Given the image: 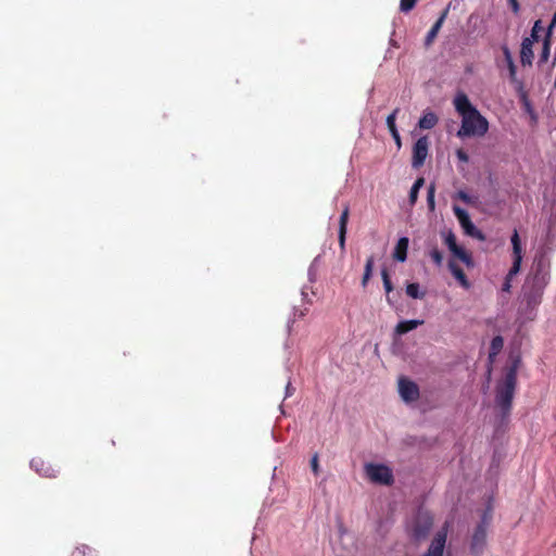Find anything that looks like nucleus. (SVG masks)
<instances>
[{
  "label": "nucleus",
  "instance_id": "412c9836",
  "mask_svg": "<svg viewBox=\"0 0 556 556\" xmlns=\"http://www.w3.org/2000/svg\"><path fill=\"white\" fill-rule=\"evenodd\" d=\"M504 346V340L501 336H495L490 344V352H489V361L490 364L493 363L496 355L502 351Z\"/></svg>",
  "mask_w": 556,
  "mask_h": 556
},
{
  "label": "nucleus",
  "instance_id": "ea45409f",
  "mask_svg": "<svg viewBox=\"0 0 556 556\" xmlns=\"http://www.w3.org/2000/svg\"><path fill=\"white\" fill-rule=\"evenodd\" d=\"M418 193H419V190L415 189V188H410V191H409V203L412 205H414L418 199Z\"/></svg>",
  "mask_w": 556,
  "mask_h": 556
},
{
  "label": "nucleus",
  "instance_id": "0eeeda50",
  "mask_svg": "<svg viewBox=\"0 0 556 556\" xmlns=\"http://www.w3.org/2000/svg\"><path fill=\"white\" fill-rule=\"evenodd\" d=\"M510 241L513 245V265L507 273V276H509V278H514L520 271L522 262V248L518 231L516 229L514 230Z\"/></svg>",
  "mask_w": 556,
  "mask_h": 556
},
{
  "label": "nucleus",
  "instance_id": "dca6fc26",
  "mask_svg": "<svg viewBox=\"0 0 556 556\" xmlns=\"http://www.w3.org/2000/svg\"><path fill=\"white\" fill-rule=\"evenodd\" d=\"M448 10L450 8L447 7L440 15V17L437 20V22L432 25L431 29L428 31L427 36H426V39H425V45L426 46H430L434 38L437 37L439 30L441 29L447 14H448Z\"/></svg>",
  "mask_w": 556,
  "mask_h": 556
},
{
  "label": "nucleus",
  "instance_id": "4be33fe9",
  "mask_svg": "<svg viewBox=\"0 0 556 556\" xmlns=\"http://www.w3.org/2000/svg\"><path fill=\"white\" fill-rule=\"evenodd\" d=\"M406 294L412 299H424L426 291H420V286L417 282H410L406 286Z\"/></svg>",
  "mask_w": 556,
  "mask_h": 556
},
{
  "label": "nucleus",
  "instance_id": "c756f323",
  "mask_svg": "<svg viewBox=\"0 0 556 556\" xmlns=\"http://www.w3.org/2000/svg\"><path fill=\"white\" fill-rule=\"evenodd\" d=\"M543 29L541 20L534 22L533 27L531 29V34L527 39H531V41L536 42L540 39V31Z\"/></svg>",
  "mask_w": 556,
  "mask_h": 556
},
{
  "label": "nucleus",
  "instance_id": "f8f14e48",
  "mask_svg": "<svg viewBox=\"0 0 556 556\" xmlns=\"http://www.w3.org/2000/svg\"><path fill=\"white\" fill-rule=\"evenodd\" d=\"M446 542V531L441 530L437 532L431 544L424 556H443V551Z\"/></svg>",
  "mask_w": 556,
  "mask_h": 556
},
{
  "label": "nucleus",
  "instance_id": "cd10ccee",
  "mask_svg": "<svg viewBox=\"0 0 556 556\" xmlns=\"http://www.w3.org/2000/svg\"><path fill=\"white\" fill-rule=\"evenodd\" d=\"M350 208L348 205L343 208L339 219V231H348Z\"/></svg>",
  "mask_w": 556,
  "mask_h": 556
},
{
  "label": "nucleus",
  "instance_id": "423d86ee",
  "mask_svg": "<svg viewBox=\"0 0 556 556\" xmlns=\"http://www.w3.org/2000/svg\"><path fill=\"white\" fill-rule=\"evenodd\" d=\"M442 236L444 237V242L453 255L463 262L467 267H472L473 260L471 254L457 244L456 236L454 232L452 230H447L446 232H442Z\"/></svg>",
  "mask_w": 556,
  "mask_h": 556
},
{
  "label": "nucleus",
  "instance_id": "c85d7f7f",
  "mask_svg": "<svg viewBox=\"0 0 556 556\" xmlns=\"http://www.w3.org/2000/svg\"><path fill=\"white\" fill-rule=\"evenodd\" d=\"M429 256L431 257V260L433 261V263L440 267L442 266V263H443V254L442 252L438 249V247H432L431 250L429 251Z\"/></svg>",
  "mask_w": 556,
  "mask_h": 556
},
{
  "label": "nucleus",
  "instance_id": "bb28decb",
  "mask_svg": "<svg viewBox=\"0 0 556 556\" xmlns=\"http://www.w3.org/2000/svg\"><path fill=\"white\" fill-rule=\"evenodd\" d=\"M399 112H400V109L396 108L387 117V126H388L390 134L395 132L397 130L395 121H396V116H397Z\"/></svg>",
  "mask_w": 556,
  "mask_h": 556
},
{
  "label": "nucleus",
  "instance_id": "58836bf2",
  "mask_svg": "<svg viewBox=\"0 0 556 556\" xmlns=\"http://www.w3.org/2000/svg\"><path fill=\"white\" fill-rule=\"evenodd\" d=\"M311 467L315 475H318L319 472V466H318V456L315 454L311 459Z\"/></svg>",
  "mask_w": 556,
  "mask_h": 556
},
{
  "label": "nucleus",
  "instance_id": "9d476101",
  "mask_svg": "<svg viewBox=\"0 0 556 556\" xmlns=\"http://www.w3.org/2000/svg\"><path fill=\"white\" fill-rule=\"evenodd\" d=\"M486 541V522L483 518L482 522L477 526L471 538L470 549L473 554L482 552Z\"/></svg>",
  "mask_w": 556,
  "mask_h": 556
},
{
  "label": "nucleus",
  "instance_id": "b1692460",
  "mask_svg": "<svg viewBox=\"0 0 556 556\" xmlns=\"http://www.w3.org/2000/svg\"><path fill=\"white\" fill-rule=\"evenodd\" d=\"M381 277H382L383 287H384V290L387 293V302L392 305V300H391L390 293L393 291V285L390 279L389 273L386 268H383L381 270Z\"/></svg>",
  "mask_w": 556,
  "mask_h": 556
},
{
  "label": "nucleus",
  "instance_id": "9b49d317",
  "mask_svg": "<svg viewBox=\"0 0 556 556\" xmlns=\"http://www.w3.org/2000/svg\"><path fill=\"white\" fill-rule=\"evenodd\" d=\"M544 290L523 285V301L527 307L533 312L541 304Z\"/></svg>",
  "mask_w": 556,
  "mask_h": 556
},
{
  "label": "nucleus",
  "instance_id": "1a4fd4ad",
  "mask_svg": "<svg viewBox=\"0 0 556 556\" xmlns=\"http://www.w3.org/2000/svg\"><path fill=\"white\" fill-rule=\"evenodd\" d=\"M429 150V141L426 136L420 137L413 147L412 166L419 168L424 165Z\"/></svg>",
  "mask_w": 556,
  "mask_h": 556
},
{
  "label": "nucleus",
  "instance_id": "2f4dec72",
  "mask_svg": "<svg viewBox=\"0 0 556 556\" xmlns=\"http://www.w3.org/2000/svg\"><path fill=\"white\" fill-rule=\"evenodd\" d=\"M431 526H432L431 517L425 516V523H424L422 529L421 530L418 528L415 529L417 536H425L427 534V532L429 531V529L431 528Z\"/></svg>",
  "mask_w": 556,
  "mask_h": 556
},
{
  "label": "nucleus",
  "instance_id": "aec40b11",
  "mask_svg": "<svg viewBox=\"0 0 556 556\" xmlns=\"http://www.w3.org/2000/svg\"><path fill=\"white\" fill-rule=\"evenodd\" d=\"M422 324H424V320H419V319H410V320L400 321L395 327V333L399 336L405 334V333L416 329L418 326H420Z\"/></svg>",
  "mask_w": 556,
  "mask_h": 556
},
{
  "label": "nucleus",
  "instance_id": "7ed1b4c3",
  "mask_svg": "<svg viewBox=\"0 0 556 556\" xmlns=\"http://www.w3.org/2000/svg\"><path fill=\"white\" fill-rule=\"evenodd\" d=\"M549 281V263L543 256L536 258L525 285L545 290Z\"/></svg>",
  "mask_w": 556,
  "mask_h": 556
},
{
  "label": "nucleus",
  "instance_id": "f3484780",
  "mask_svg": "<svg viewBox=\"0 0 556 556\" xmlns=\"http://www.w3.org/2000/svg\"><path fill=\"white\" fill-rule=\"evenodd\" d=\"M448 269L452 273V275L455 277V279L460 283L462 287L465 289H469L470 282L465 275L464 270L454 262H448Z\"/></svg>",
  "mask_w": 556,
  "mask_h": 556
},
{
  "label": "nucleus",
  "instance_id": "f257e3e1",
  "mask_svg": "<svg viewBox=\"0 0 556 556\" xmlns=\"http://www.w3.org/2000/svg\"><path fill=\"white\" fill-rule=\"evenodd\" d=\"M454 108L462 116V125L457 131V137H483L489 130L488 119L473 106L464 92H459L454 98Z\"/></svg>",
  "mask_w": 556,
  "mask_h": 556
},
{
  "label": "nucleus",
  "instance_id": "c9c22d12",
  "mask_svg": "<svg viewBox=\"0 0 556 556\" xmlns=\"http://www.w3.org/2000/svg\"><path fill=\"white\" fill-rule=\"evenodd\" d=\"M456 156L463 163H467L469 161V156L464 149H457Z\"/></svg>",
  "mask_w": 556,
  "mask_h": 556
},
{
  "label": "nucleus",
  "instance_id": "de8ad7c7",
  "mask_svg": "<svg viewBox=\"0 0 556 556\" xmlns=\"http://www.w3.org/2000/svg\"><path fill=\"white\" fill-rule=\"evenodd\" d=\"M490 375H491V366L488 369V376L490 377Z\"/></svg>",
  "mask_w": 556,
  "mask_h": 556
},
{
  "label": "nucleus",
  "instance_id": "a19ab883",
  "mask_svg": "<svg viewBox=\"0 0 556 556\" xmlns=\"http://www.w3.org/2000/svg\"><path fill=\"white\" fill-rule=\"evenodd\" d=\"M507 1H508L509 5H510L513 12L515 14H517L519 12V10H520V4H519L518 0H507Z\"/></svg>",
  "mask_w": 556,
  "mask_h": 556
},
{
  "label": "nucleus",
  "instance_id": "7c9ffc66",
  "mask_svg": "<svg viewBox=\"0 0 556 556\" xmlns=\"http://www.w3.org/2000/svg\"><path fill=\"white\" fill-rule=\"evenodd\" d=\"M417 3V0H400V11L403 13L410 12Z\"/></svg>",
  "mask_w": 556,
  "mask_h": 556
},
{
  "label": "nucleus",
  "instance_id": "5701e85b",
  "mask_svg": "<svg viewBox=\"0 0 556 556\" xmlns=\"http://www.w3.org/2000/svg\"><path fill=\"white\" fill-rule=\"evenodd\" d=\"M374 264H375V258L372 255H370L367 260H366V264H365V269H364V275H363V278H362V286L365 288L369 281V279L371 278V275H372V269H374Z\"/></svg>",
  "mask_w": 556,
  "mask_h": 556
},
{
  "label": "nucleus",
  "instance_id": "6e6552de",
  "mask_svg": "<svg viewBox=\"0 0 556 556\" xmlns=\"http://www.w3.org/2000/svg\"><path fill=\"white\" fill-rule=\"evenodd\" d=\"M399 393L404 402L412 403L418 400L419 388L414 381L401 377L399 379Z\"/></svg>",
  "mask_w": 556,
  "mask_h": 556
},
{
  "label": "nucleus",
  "instance_id": "72a5a7b5",
  "mask_svg": "<svg viewBox=\"0 0 556 556\" xmlns=\"http://www.w3.org/2000/svg\"><path fill=\"white\" fill-rule=\"evenodd\" d=\"M338 240L340 251L343 254L345 252L346 231H339Z\"/></svg>",
  "mask_w": 556,
  "mask_h": 556
},
{
  "label": "nucleus",
  "instance_id": "a878e982",
  "mask_svg": "<svg viewBox=\"0 0 556 556\" xmlns=\"http://www.w3.org/2000/svg\"><path fill=\"white\" fill-rule=\"evenodd\" d=\"M549 52H551V39L544 38L539 64H542V63H545L548 61Z\"/></svg>",
  "mask_w": 556,
  "mask_h": 556
},
{
  "label": "nucleus",
  "instance_id": "e433bc0d",
  "mask_svg": "<svg viewBox=\"0 0 556 556\" xmlns=\"http://www.w3.org/2000/svg\"><path fill=\"white\" fill-rule=\"evenodd\" d=\"M511 281H513V278H509V276L506 275L505 279H504V282L502 285V291L503 292H506V293H509L510 292V289H511Z\"/></svg>",
  "mask_w": 556,
  "mask_h": 556
},
{
  "label": "nucleus",
  "instance_id": "393cba45",
  "mask_svg": "<svg viewBox=\"0 0 556 556\" xmlns=\"http://www.w3.org/2000/svg\"><path fill=\"white\" fill-rule=\"evenodd\" d=\"M72 556H97V554L90 546L81 544L73 551Z\"/></svg>",
  "mask_w": 556,
  "mask_h": 556
},
{
  "label": "nucleus",
  "instance_id": "a211bd4d",
  "mask_svg": "<svg viewBox=\"0 0 556 556\" xmlns=\"http://www.w3.org/2000/svg\"><path fill=\"white\" fill-rule=\"evenodd\" d=\"M408 238H400L393 253V257L399 262H404L407 258Z\"/></svg>",
  "mask_w": 556,
  "mask_h": 556
},
{
  "label": "nucleus",
  "instance_id": "4468645a",
  "mask_svg": "<svg viewBox=\"0 0 556 556\" xmlns=\"http://www.w3.org/2000/svg\"><path fill=\"white\" fill-rule=\"evenodd\" d=\"M533 41L531 39L523 38L520 48V62L523 66H531L534 53H533Z\"/></svg>",
  "mask_w": 556,
  "mask_h": 556
},
{
  "label": "nucleus",
  "instance_id": "a18cd8bd",
  "mask_svg": "<svg viewBox=\"0 0 556 556\" xmlns=\"http://www.w3.org/2000/svg\"><path fill=\"white\" fill-rule=\"evenodd\" d=\"M502 50H503L504 59L513 58L511 53H510V50H509V48L507 46H504L502 48Z\"/></svg>",
  "mask_w": 556,
  "mask_h": 556
},
{
  "label": "nucleus",
  "instance_id": "39448f33",
  "mask_svg": "<svg viewBox=\"0 0 556 556\" xmlns=\"http://www.w3.org/2000/svg\"><path fill=\"white\" fill-rule=\"evenodd\" d=\"M453 211L467 236L478 239L479 241H485V235L473 225L467 211L457 205H454Z\"/></svg>",
  "mask_w": 556,
  "mask_h": 556
},
{
  "label": "nucleus",
  "instance_id": "f704fd0d",
  "mask_svg": "<svg viewBox=\"0 0 556 556\" xmlns=\"http://www.w3.org/2000/svg\"><path fill=\"white\" fill-rule=\"evenodd\" d=\"M457 198L466 204L473 203L472 198L466 191H463V190L458 191Z\"/></svg>",
  "mask_w": 556,
  "mask_h": 556
},
{
  "label": "nucleus",
  "instance_id": "49530a36",
  "mask_svg": "<svg viewBox=\"0 0 556 556\" xmlns=\"http://www.w3.org/2000/svg\"><path fill=\"white\" fill-rule=\"evenodd\" d=\"M505 61H506L507 66H508L509 64H511V63H515V62H514V60H513V58L505 59Z\"/></svg>",
  "mask_w": 556,
  "mask_h": 556
},
{
  "label": "nucleus",
  "instance_id": "6ab92c4d",
  "mask_svg": "<svg viewBox=\"0 0 556 556\" xmlns=\"http://www.w3.org/2000/svg\"><path fill=\"white\" fill-rule=\"evenodd\" d=\"M438 122L439 118L435 113L431 111H426L419 118L418 127L420 129H432L438 124Z\"/></svg>",
  "mask_w": 556,
  "mask_h": 556
},
{
  "label": "nucleus",
  "instance_id": "473e14b6",
  "mask_svg": "<svg viewBox=\"0 0 556 556\" xmlns=\"http://www.w3.org/2000/svg\"><path fill=\"white\" fill-rule=\"evenodd\" d=\"M434 192H435V187H434V184H431L428 188V193H427V202H428V206L431 211L434 210L435 207V202H434Z\"/></svg>",
  "mask_w": 556,
  "mask_h": 556
},
{
  "label": "nucleus",
  "instance_id": "79ce46f5",
  "mask_svg": "<svg viewBox=\"0 0 556 556\" xmlns=\"http://www.w3.org/2000/svg\"><path fill=\"white\" fill-rule=\"evenodd\" d=\"M424 184H425V179L422 177H419L416 179V181L414 182V185L412 187L417 190H420V188L424 186Z\"/></svg>",
  "mask_w": 556,
  "mask_h": 556
},
{
  "label": "nucleus",
  "instance_id": "c03bdc74",
  "mask_svg": "<svg viewBox=\"0 0 556 556\" xmlns=\"http://www.w3.org/2000/svg\"><path fill=\"white\" fill-rule=\"evenodd\" d=\"M295 389L291 386V382L289 381L286 387V397L291 396L294 393Z\"/></svg>",
  "mask_w": 556,
  "mask_h": 556
},
{
  "label": "nucleus",
  "instance_id": "4c0bfd02",
  "mask_svg": "<svg viewBox=\"0 0 556 556\" xmlns=\"http://www.w3.org/2000/svg\"><path fill=\"white\" fill-rule=\"evenodd\" d=\"M555 27H556V12L554 13L553 18H552V21H551V24L548 25V28H547V33H546V35H545V38L551 39V37H552V31H553V29H554Z\"/></svg>",
  "mask_w": 556,
  "mask_h": 556
},
{
  "label": "nucleus",
  "instance_id": "f03ea898",
  "mask_svg": "<svg viewBox=\"0 0 556 556\" xmlns=\"http://www.w3.org/2000/svg\"><path fill=\"white\" fill-rule=\"evenodd\" d=\"M519 358L514 359L511 364L506 367L503 380L500 381L496 386L495 401L504 416H507L511 409L513 399L517 386V371L519 368Z\"/></svg>",
  "mask_w": 556,
  "mask_h": 556
},
{
  "label": "nucleus",
  "instance_id": "ddd939ff",
  "mask_svg": "<svg viewBox=\"0 0 556 556\" xmlns=\"http://www.w3.org/2000/svg\"><path fill=\"white\" fill-rule=\"evenodd\" d=\"M30 467L36 470L40 476L47 478H55L59 470L54 469L50 464L46 463L42 458H33Z\"/></svg>",
  "mask_w": 556,
  "mask_h": 556
},
{
  "label": "nucleus",
  "instance_id": "2eb2a0df",
  "mask_svg": "<svg viewBox=\"0 0 556 556\" xmlns=\"http://www.w3.org/2000/svg\"><path fill=\"white\" fill-rule=\"evenodd\" d=\"M507 67H508V72H509V79H510V81L515 85V89H516V91H517V92H518V94L520 96L521 100H523L525 102H527V100H528V93H527V91L525 90V85H523V83L517 78V67H516V64H515V63H511V64H509Z\"/></svg>",
  "mask_w": 556,
  "mask_h": 556
},
{
  "label": "nucleus",
  "instance_id": "20e7f679",
  "mask_svg": "<svg viewBox=\"0 0 556 556\" xmlns=\"http://www.w3.org/2000/svg\"><path fill=\"white\" fill-rule=\"evenodd\" d=\"M365 471L369 480L382 485H391L394 482L392 470L382 464H367Z\"/></svg>",
  "mask_w": 556,
  "mask_h": 556
},
{
  "label": "nucleus",
  "instance_id": "37998d69",
  "mask_svg": "<svg viewBox=\"0 0 556 556\" xmlns=\"http://www.w3.org/2000/svg\"><path fill=\"white\" fill-rule=\"evenodd\" d=\"M391 136H392V138L394 139V141H395L396 146H397L399 148H401L402 142H401V136H400L399 131L396 130L395 132H392V134H391Z\"/></svg>",
  "mask_w": 556,
  "mask_h": 556
}]
</instances>
